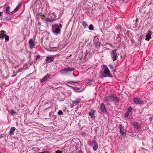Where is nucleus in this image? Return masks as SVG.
Returning a JSON list of instances; mask_svg holds the SVG:
<instances>
[{
  "mask_svg": "<svg viewBox=\"0 0 153 153\" xmlns=\"http://www.w3.org/2000/svg\"><path fill=\"white\" fill-rule=\"evenodd\" d=\"M120 99L115 95L111 94L108 97H105L104 98V102L107 104H109V102H113L114 103H118L120 101Z\"/></svg>",
  "mask_w": 153,
  "mask_h": 153,
  "instance_id": "1",
  "label": "nucleus"
},
{
  "mask_svg": "<svg viewBox=\"0 0 153 153\" xmlns=\"http://www.w3.org/2000/svg\"><path fill=\"white\" fill-rule=\"evenodd\" d=\"M59 24H54L52 26L51 30L53 33L55 35H57L60 33L61 30L59 27Z\"/></svg>",
  "mask_w": 153,
  "mask_h": 153,
  "instance_id": "2",
  "label": "nucleus"
},
{
  "mask_svg": "<svg viewBox=\"0 0 153 153\" xmlns=\"http://www.w3.org/2000/svg\"><path fill=\"white\" fill-rule=\"evenodd\" d=\"M118 53H117V49H114L111 52L110 55L111 58L114 61L117 60V58L118 57Z\"/></svg>",
  "mask_w": 153,
  "mask_h": 153,
  "instance_id": "3",
  "label": "nucleus"
},
{
  "mask_svg": "<svg viewBox=\"0 0 153 153\" xmlns=\"http://www.w3.org/2000/svg\"><path fill=\"white\" fill-rule=\"evenodd\" d=\"M104 75H103V77H104L112 78L113 77V76L111 74L108 68L106 66H105V69L104 70Z\"/></svg>",
  "mask_w": 153,
  "mask_h": 153,
  "instance_id": "4",
  "label": "nucleus"
},
{
  "mask_svg": "<svg viewBox=\"0 0 153 153\" xmlns=\"http://www.w3.org/2000/svg\"><path fill=\"white\" fill-rule=\"evenodd\" d=\"M133 100L134 103L136 105H141L144 104V101L138 97L134 98Z\"/></svg>",
  "mask_w": 153,
  "mask_h": 153,
  "instance_id": "5",
  "label": "nucleus"
},
{
  "mask_svg": "<svg viewBox=\"0 0 153 153\" xmlns=\"http://www.w3.org/2000/svg\"><path fill=\"white\" fill-rule=\"evenodd\" d=\"M91 145L93 147L94 151H96L98 147V144L96 139H94L92 140L91 142Z\"/></svg>",
  "mask_w": 153,
  "mask_h": 153,
  "instance_id": "6",
  "label": "nucleus"
},
{
  "mask_svg": "<svg viewBox=\"0 0 153 153\" xmlns=\"http://www.w3.org/2000/svg\"><path fill=\"white\" fill-rule=\"evenodd\" d=\"M74 70L73 68L69 67L64 68L60 70V72L62 74H65L69 71H72Z\"/></svg>",
  "mask_w": 153,
  "mask_h": 153,
  "instance_id": "7",
  "label": "nucleus"
},
{
  "mask_svg": "<svg viewBox=\"0 0 153 153\" xmlns=\"http://www.w3.org/2000/svg\"><path fill=\"white\" fill-rule=\"evenodd\" d=\"M108 66L111 72L114 73L117 71L116 69L117 67L116 66H114L111 64H110L108 65Z\"/></svg>",
  "mask_w": 153,
  "mask_h": 153,
  "instance_id": "8",
  "label": "nucleus"
},
{
  "mask_svg": "<svg viewBox=\"0 0 153 153\" xmlns=\"http://www.w3.org/2000/svg\"><path fill=\"white\" fill-rule=\"evenodd\" d=\"M100 108L101 111L104 114H106L107 112L106 108L105 105L103 103H102L100 105Z\"/></svg>",
  "mask_w": 153,
  "mask_h": 153,
  "instance_id": "9",
  "label": "nucleus"
},
{
  "mask_svg": "<svg viewBox=\"0 0 153 153\" xmlns=\"http://www.w3.org/2000/svg\"><path fill=\"white\" fill-rule=\"evenodd\" d=\"M96 111L94 110L91 109L90 111L89 112V114L90 116V117L93 119L95 118V113Z\"/></svg>",
  "mask_w": 153,
  "mask_h": 153,
  "instance_id": "10",
  "label": "nucleus"
},
{
  "mask_svg": "<svg viewBox=\"0 0 153 153\" xmlns=\"http://www.w3.org/2000/svg\"><path fill=\"white\" fill-rule=\"evenodd\" d=\"M29 46L30 48L32 49L34 48L36 45L32 39H30L29 42Z\"/></svg>",
  "mask_w": 153,
  "mask_h": 153,
  "instance_id": "11",
  "label": "nucleus"
},
{
  "mask_svg": "<svg viewBox=\"0 0 153 153\" xmlns=\"http://www.w3.org/2000/svg\"><path fill=\"white\" fill-rule=\"evenodd\" d=\"M97 39H98V38H97L96 37H95L94 40L96 48H98L100 47V42H99V41H95V40H97Z\"/></svg>",
  "mask_w": 153,
  "mask_h": 153,
  "instance_id": "12",
  "label": "nucleus"
},
{
  "mask_svg": "<svg viewBox=\"0 0 153 153\" xmlns=\"http://www.w3.org/2000/svg\"><path fill=\"white\" fill-rule=\"evenodd\" d=\"M51 75L49 74H47L41 80V82L43 83L46 81L50 76Z\"/></svg>",
  "mask_w": 153,
  "mask_h": 153,
  "instance_id": "13",
  "label": "nucleus"
},
{
  "mask_svg": "<svg viewBox=\"0 0 153 153\" xmlns=\"http://www.w3.org/2000/svg\"><path fill=\"white\" fill-rule=\"evenodd\" d=\"M133 126L136 128L138 129L140 128L141 124H138L136 121H134L133 122Z\"/></svg>",
  "mask_w": 153,
  "mask_h": 153,
  "instance_id": "14",
  "label": "nucleus"
},
{
  "mask_svg": "<svg viewBox=\"0 0 153 153\" xmlns=\"http://www.w3.org/2000/svg\"><path fill=\"white\" fill-rule=\"evenodd\" d=\"M6 32L3 30L0 31V38L3 39L4 38V36L6 34Z\"/></svg>",
  "mask_w": 153,
  "mask_h": 153,
  "instance_id": "15",
  "label": "nucleus"
},
{
  "mask_svg": "<svg viewBox=\"0 0 153 153\" xmlns=\"http://www.w3.org/2000/svg\"><path fill=\"white\" fill-rule=\"evenodd\" d=\"M81 101V99L79 98H77L74 101H73L72 102L74 103L75 105H78Z\"/></svg>",
  "mask_w": 153,
  "mask_h": 153,
  "instance_id": "16",
  "label": "nucleus"
},
{
  "mask_svg": "<svg viewBox=\"0 0 153 153\" xmlns=\"http://www.w3.org/2000/svg\"><path fill=\"white\" fill-rule=\"evenodd\" d=\"M46 59L47 62L48 63H50L53 61L54 58L53 57L47 56Z\"/></svg>",
  "mask_w": 153,
  "mask_h": 153,
  "instance_id": "17",
  "label": "nucleus"
},
{
  "mask_svg": "<svg viewBox=\"0 0 153 153\" xmlns=\"http://www.w3.org/2000/svg\"><path fill=\"white\" fill-rule=\"evenodd\" d=\"M16 130V128L14 127H12L9 131V134L10 135L14 134V131Z\"/></svg>",
  "mask_w": 153,
  "mask_h": 153,
  "instance_id": "18",
  "label": "nucleus"
},
{
  "mask_svg": "<svg viewBox=\"0 0 153 153\" xmlns=\"http://www.w3.org/2000/svg\"><path fill=\"white\" fill-rule=\"evenodd\" d=\"M10 6H7L6 7V9H5V11L8 14H9V13H12L13 12V11H10Z\"/></svg>",
  "mask_w": 153,
  "mask_h": 153,
  "instance_id": "19",
  "label": "nucleus"
},
{
  "mask_svg": "<svg viewBox=\"0 0 153 153\" xmlns=\"http://www.w3.org/2000/svg\"><path fill=\"white\" fill-rule=\"evenodd\" d=\"M151 31H150L149 33H148L146 36V39H147V40H149V39L151 38Z\"/></svg>",
  "mask_w": 153,
  "mask_h": 153,
  "instance_id": "20",
  "label": "nucleus"
},
{
  "mask_svg": "<svg viewBox=\"0 0 153 153\" xmlns=\"http://www.w3.org/2000/svg\"><path fill=\"white\" fill-rule=\"evenodd\" d=\"M46 21L47 22H53L55 20H56L55 19H51L50 18H47L46 19Z\"/></svg>",
  "mask_w": 153,
  "mask_h": 153,
  "instance_id": "21",
  "label": "nucleus"
},
{
  "mask_svg": "<svg viewBox=\"0 0 153 153\" xmlns=\"http://www.w3.org/2000/svg\"><path fill=\"white\" fill-rule=\"evenodd\" d=\"M21 6V4H19L17 7H16V8L14 10H13V11H17V10H18V9L20 8V7Z\"/></svg>",
  "mask_w": 153,
  "mask_h": 153,
  "instance_id": "22",
  "label": "nucleus"
},
{
  "mask_svg": "<svg viewBox=\"0 0 153 153\" xmlns=\"http://www.w3.org/2000/svg\"><path fill=\"white\" fill-rule=\"evenodd\" d=\"M54 113L53 111H51L49 114V119H52V117L54 115Z\"/></svg>",
  "mask_w": 153,
  "mask_h": 153,
  "instance_id": "23",
  "label": "nucleus"
},
{
  "mask_svg": "<svg viewBox=\"0 0 153 153\" xmlns=\"http://www.w3.org/2000/svg\"><path fill=\"white\" fill-rule=\"evenodd\" d=\"M82 25L84 28H86L88 27V25L87 24L86 22L85 21L82 22Z\"/></svg>",
  "mask_w": 153,
  "mask_h": 153,
  "instance_id": "24",
  "label": "nucleus"
},
{
  "mask_svg": "<svg viewBox=\"0 0 153 153\" xmlns=\"http://www.w3.org/2000/svg\"><path fill=\"white\" fill-rule=\"evenodd\" d=\"M5 42H7V41H8L9 40V36L8 35H6V34H5Z\"/></svg>",
  "mask_w": 153,
  "mask_h": 153,
  "instance_id": "25",
  "label": "nucleus"
},
{
  "mask_svg": "<svg viewBox=\"0 0 153 153\" xmlns=\"http://www.w3.org/2000/svg\"><path fill=\"white\" fill-rule=\"evenodd\" d=\"M120 133L123 137H125L126 135V133L124 131H123L121 130V131H120Z\"/></svg>",
  "mask_w": 153,
  "mask_h": 153,
  "instance_id": "26",
  "label": "nucleus"
},
{
  "mask_svg": "<svg viewBox=\"0 0 153 153\" xmlns=\"http://www.w3.org/2000/svg\"><path fill=\"white\" fill-rule=\"evenodd\" d=\"M78 81H68L67 82L68 84H71L73 83H77L78 82Z\"/></svg>",
  "mask_w": 153,
  "mask_h": 153,
  "instance_id": "27",
  "label": "nucleus"
},
{
  "mask_svg": "<svg viewBox=\"0 0 153 153\" xmlns=\"http://www.w3.org/2000/svg\"><path fill=\"white\" fill-rule=\"evenodd\" d=\"M89 29L91 30H94V27L92 24H90L89 26Z\"/></svg>",
  "mask_w": 153,
  "mask_h": 153,
  "instance_id": "28",
  "label": "nucleus"
},
{
  "mask_svg": "<svg viewBox=\"0 0 153 153\" xmlns=\"http://www.w3.org/2000/svg\"><path fill=\"white\" fill-rule=\"evenodd\" d=\"M119 128L120 129V131H123L124 130V127L121 124L119 126Z\"/></svg>",
  "mask_w": 153,
  "mask_h": 153,
  "instance_id": "29",
  "label": "nucleus"
},
{
  "mask_svg": "<svg viewBox=\"0 0 153 153\" xmlns=\"http://www.w3.org/2000/svg\"><path fill=\"white\" fill-rule=\"evenodd\" d=\"M10 113L12 115H13L16 113V112L14 111L13 110L11 109L10 110Z\"/></svg>",
  "mask_w": 153,
  "mask_h": 153,
  "instance_id": "30",
  "label": "nucleus"
},
{
  "mask_svg": "<svg viewBox=\"0 0 153 153\" xmlns=\"http://www.w3.org/2000/svg\"><path fill=\"white\" fill-rule=\"evenodd\" d=\"M57 113H58V114L59 115H62L63 114L62 111L61 110H59Z\"/></svg>",
  "mask_w": 153,
  "mask_h": 153,
  "instance_id": "31",
  "label": "nucleus"
},
{
  "mask_svg": "<svg viewBox=\"0 0 153 153\" xmlns=\"http://www.w3.org/2000/svg\"><path fill=\"white\" fill-rule=\"evenodd\" d=\"M93 81V80L92 79H91V80H89L87 82V83L89 84V85H92V84H93L92 83V82Z\"/></svg>",
  "mask_w": 153,
  "mask_h": 153,
  "instance_id": "32",
  "label": "nucleus"
},
{
  "mask_svg": "<svg viewBox=\"0 0 153 153\" xmlns=\"http://www.w3.org/2000/svg\"><path fill=\"white\" fill-rule=\"evenodd\" d=\"M130 112L127 111L126 112L125 114V116L126 117H128L129 115Z\"/></svg>",
  "mask_w": 153,
  "mask_h": 153,
  "instance_id": "33",
  "label": "nucleus"
},
{
  "mask_svg": "<svg viewBox=\"0 0 153 153\" xmlns=\"http://www.w3.org/2000/svg\"><path fill=\"white\" fill-rule=\"evenodd\" d=\"M33 149H34V150L35 151H39L40 149L38 147H33Z\"/></svg>",
  "mask_w": 153,
  "mask_h": 153,
  "instance_id": "34",
  "label": "nucleus"
},
{
  "mask_svg": "<svg viewBox=\"0 0 153 153\" xmlns=\"http://www.w3.org/2000/svg\"><path fill=\"white\" fill-rule=\"evenodd\" d=\"M131 110L132 108L131 106H130L128 108V111H127L130 112L131 111Z\"/></svg>",
  "mask_w": 153,
  "mask_h": 153,
  "instance_id": "35",
  "label": "nucleus"
},
{
  "mask_svg": "<svg viewBox=\"0 0 153 153\" xmlns=\"http://www.w3.org/2000/svg\"><path fill=\"white\" fill-rule=\"evenodd\" d=\"M74 89L75 91H77L79 89V88L76 87H74Z\"/></svg>",
  "mask_w": 153,
  "mask_h": 153,
  "instance_id": "36",
  "label": "nucleus"
},
{
  "mask_svg": "<svg viewBox=\"0 0 153 153\" xmlns=\"http://www.w3.org/2000/svg\"><path fill=\"white\" fill-rule=\"evenodd\" d=\"M62 151L59 150L56 151V153H62Z\"/></svg>",
  "mask_w": 153,
  "mask_h": 153,
  "instance_id": "37",
  "label": "nucleus"
},
{
  "mask_svg": "<svg viewBox=\"0 0 153 153\" xmlns=\"http://www.w3.org/2000/svg\"><path fill=\"white\" fill-rule=\"evenodd\" d=\"M38 153H50L49 151H45L42 152H39Z\"/></svg>",
  "mask_w": 153,
  "mask_h": 153,
  "instance_id": "38",
  "label": "nucleus"
},
{
  "mask_svg": "<svg viewBox=\"0 0 153 153\" xmlns=\"http://www.w3.org/2000/svg\"><path fill=\"white\" fill-rule=\"evenodd\" d=\"M51 108V107H48V108H46V109H45L44 110V113H45V112H47V110H48V109H49V108Z\"/></svg>",
  "mask_w": 153,
  "mask_h": 153,
  "instance_id": "39",
  "label": "nucleus"
},
{
  "mask_svg": "<svg viewBox=\"0 0 153 153\" xmlns=\"http://www.w3.org/2000/svg\"><path fill=\"white\" fill-rule=\"evenodd\" d=\"M56 116L55 115H54L53 117H52L51 119H52L53 120H54L56 119Z\"/></svg>",
  "mask_w": 153,
  "mask_h": 153,
  "instance_id": "40",
  "label": "nucleus"
},
{
  "mask_svg": "<svg viewBox=\"0 0 153 153\" xmlns=\"http://www.w3.org/2000/svg\"><path fill=\"white\" fill-rule=\"evenodd\" d=\"M75 104L73 103L70 105V107L71 108H73Z\"/></svg>",
  "mask_w": 153,
  "mask_h": 153,
  "instance_id": "41",
  "label": "nucleus"
},
{
  "mask_svg": "<svg viewBox=\"0 0 153 153\" xmlns=\"http://www.w3.org/2000/svg\"><path fill=\"white\" fill-rule=\"evenodd\" d=\"M40 56L39 55H38L36 56V59H39L40 58Z\"/></svg>",
  "mask_w": 153,
  "mask_h": 153,
  "instance_id": "42",
  "label": "nucleus"
},
{
  "mask_svg": "<svg viewBox=\"0 0 153 153\" xmlns=\"http://www.w3.org/2000/svg\"><path fill=\"white\" fill-rule=\"evenodd\" d=\"M45 17V16L44 15H42V16H41V18L42 19H44V17Z\"/></svg>",
  "mask_w": 153,
  "mask_h": 153,
  "instance_id": "43",
  "label": "nucleus"
},
{
  "mask_svg": "<svg viewBox=\"0 0 153 153\" xmlns=\"http://www.w3.org/2000/svg\"><path fill=\"white\" fill-rule=\"evenodd\" d=\"M117 38H119V41H120L121 39L119 36H118L117 37Z\"/></svg>",
  "mask_w": 153,
  "mask_h": 153,
  "instance_id": "44",
  "label": "nucleus"
},
{
  "mask_svg": "<svg viewBox=\"0 0 153 153\" xmlns=\"http://www.w3.org/2000/svg\"><path fill=\"white\" fill-rule=\"evenodd\" d=\"M11 18H12V17H7V20H9L11 19Z\"/></svg>",
  "mask_w": 153,
  "mask_h": 153,
  "instance_id": "45",
  "label": "nucleus"
},
{
  "mask_svg": "<svg viewBox=\"0 0 153 153\" xmlns=\"http://www.w3.org/2000/svg\"><path fill=\"white\" fill-rule=\"evenodd\" d=\"M2 13H3V12H1L0 11V16H3Z\"/></svg>",
  "mask_w": 153,
  "mask_h": 153,
  "instance_id": "46",
  "label": "nucleus"
},
{
  "mask_svg": "<svg viewBox=\"0 0 153 153\" xmlns=\"http://www.w3.org/2000/svg\"><path fill=\"white\" fill-rule=\"evenodd\" d=\"M3 137V136L2 135V134L0 135V138H2Z\"/></svg>",
  "mask_w": 153,
  "mask_h": 153,
  "instance_id": "47",
  "label": "nucleus"
},
{
  "mask_svg": "<svg viewBox=\"0 0 153 153\" xmlns=\"http://www.w3.org/2000/svg\"><path fill=\"white\" fill-rule=\"evenodd\" d=\"M76 153H81V152L80 151H79L77 152Z\"/></svg>",
  "mask_w": 153,
  "mask_h": 153,
  "instance_id": "48",
  "label": "nucleus"
},
{
  "mask_svg": "<svg viewBox=\"0 0 153 153\" xmlns=\"http://www.w3.org/2000/svg\"><path fill=\"white\" fill-rule=\"evenodd\" d=\"M97 129H95V132H96V131H97Z\"/></svg>",
  "mask_w": 153,
  "mask_h": 153,
  "instance_id": "49",
  "label": "nucleus"
},
{
  "mask_svg": "<svg viewBox=\"0 0 153 153\" xmlns=\"http://www.w3.org/2000/svg\"><path fill=\"white\" fill-rule=\"evenodd\" d=\"M137 20H138V19H137L136 20V22L137 21Z\"/></svg>",
  "mask_w": 153,
  "mask_h": 153,
  "instance_id": "50",
  "label": "nucleus"
},
{
  "mask_svg": "<svg viewBox=\"0 0 153 153\" xmlns=\"http://www.w3.org/2000/svg\"><path fill=\"white\" fill-rule=\"evenodd\" d=\"M118 39V42H119V38H117Z\"/></svg>",
  "mask_w": 153,
  "mask_h": 153,
  "instance_id": "51",
  "label": "nucleus"
},
{
  "mask_svg": "<svg viewBox=\"0 0 153 153\" xmlns=\"http://www.w3.org/2000/svg\"><path fill=\"white\" fill-rule=\"evenodd\" d=\"M142 149H143V150H144V149H143V148H142Z\"/></svg>",
  "mask_w": 153,
  "mask_h": 153,
  "instance_id": "52",
  "label": "nucleus"
}]
</instances>
